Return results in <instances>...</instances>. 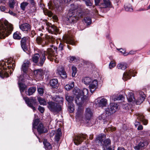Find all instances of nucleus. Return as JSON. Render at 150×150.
Here are the masks:
<instances>
[{
    "mask_svg": "<svg viewBox=\"0 0 150 150\" xmlns=\"http://www.w3.org/2000/svg\"><path fill=\"white\" fill-rule=\"evenodd\" d=\"M136 115L137 116V119L138 120H140L144 125H147L148 123L147 120L144 119L143 115L139 113L137 114Z\"/></svg>",
    "mask_w": 150,
    "mask_h": 150,
    "instance_id": "393cba45",
    "label": "nucleus"
},
{
    "mask_svg": "<svg viewBox=\"0 0 150 150\" xmlns=\"http://www.w3.org/2000/svg\"><path fill=\"white\" fill-rule=\"evenodd\" d=\"M87 136L86 134H80L75 136L73 139L74 143L76 145L81 144L85 139Z\"/></svg>",
    "mask_w": 150,
    "mask_h": 150,
    "instance_id": "6e6552de",
    "label": "nucleus"
},
{
    "mask_svg": "<svg viewBox=\"0 0 150 150\" xmlns=\"http://www.w3.org/2000/svg\"><path fill=\"white\" fill-rule=\"evenodd\" d=\"M71 8L67 14V23L73 24L76 23L79 18L83 17L84 13L82 12L80 6L73 4L71 5Z\"/></svg>",
    "mask_w": 150,
    "mask_h": 150,
    "instance_id": "f03ea898",
    "label": "nucleus"
},
{
    "mask_svg": "<svg viewBox=\"0 0 150 150\" xmlns=\"http://www.w3.org/2000/svg\"><path fill=\"white\" fill-rule=\"evenodd\" d=\"M19 28L22 31L28 32L31 29V26L29 24L25 23L19 25Z\"/></svg>",
    "mask_w": 150,
    "mask_h": 150,
    "instance_id": "aec40b11",
    "label": "nucleus"
},
{
    "mask_svg": "<svg viewBox=\"0 0 150 150\" xmlns=\"http://www.w3.org/2000/svg\"><path fill=\"white\" fill-rule=\"evenodd\" d=\"M40 120L39 119H37L34 120L33 123V128H35V127L38 125L39 124Z\"/></svg>",
    "mask_w": 150,
    "mask_h": 150,
    "instance_id": "de8ad7c7",
    "label": "nucleus"
},
{
    "mask_svg": "<svg viewBox=\"0 0 150 150\" xmlns=\"http://www.w3.org/2000/svg\"><path fill=\"white\" fill-rule=\"evenodd\" d=\"M72 77H74L77 72L76 68L74 66H73L72 67Z\"/></svg>",
    "mask_w": 150,
    "mask_h": 150,
    "instance_id": "603ef678",
    "label": "nucleus"
},
{
    "mask_svg": "<svg viewBox=\"0 0 150 150\" xmlns=\"http://www.w3.org/2000/svg\"><path fill=\"white\" fill-rule=\"evenodd\" d=\"M123 98V96L122 95H114L110 97V101L112 102L117 100H122Z\"/></svg>",
    "mask_w": 150,
    "mask_h": 150,
    "instance_id": "b1692460",
    "label": "nucleus"
},
{
    "mask_svg": "<svg viewBox=\"0 0 150 150\" xmlns=\"http://www.w3.org/2000/svg\"><path fill=\"white\" fill-rule=\"evenodd\" d=\"M97 104L100 107H104L106 106L107 103V100L104 98L100 99V98H98L97 100Z\"/></svg>",
    "mask_w": 150,
    "mask_h": 150,
    "instance_id": "ddd939ff",
    "label": "nucleus"
},
{
    "mask_svg": "<svg viewBox=\"0 0 150 150\" xmlns=\"http://www.w3.org/2000/svg\"><path fill=\"white\" fill-rule=\"evenodd\" d=\"M37 128L38 132L40 134L45 133L47 132L46 129L41 123H39Z\"/></svg>",
    "mask_w": 150,
    "mask_h": 150,
    "instance_id": "412c9836",
    "label": "nucleus"
},
{
    "mask_svg": "<svg viewBox=\"0 0 150 150\" xmlns=\"http://www.w3.org/2000/svg\"><path fill=\"white\" fill-rule=\"evenodd\" d=\"M148 144L146 142H140L137 146L134 147V149L137 150H142Z\"/></svg>",
    "mask_w": 150,
    "mask_h": 150,
    "instance_id": "4be33fe9",
    "label": "nucleus"
},
{
    "mask_svg": "<svg viewBox=\"0 0 150 150\" xmlns=\"http://www.w3.org/2000/svg\"><path fill=\"white\" fill-rule=\"evenodd\" d=\"M13 30L12 25L7 21L3 23L0 21V39H4L11 33Z\"/></svg>",
    "mask_w": 150,
    "mask_h": 150,
    "instance_id": "7ed1b4c3",
    "label": "nucleus"
},
{
    "mask_svg": "<svg viewBox=\"0 0 150 150\" xmlns=\"http://www.w3.org/2000/svg\"><path fill=\"white\" fill-rule=\"evenodd\" d=\"M30 62L27 61L26 62L24 63L22 65V71L24 73H26L28 70Z\"/></svg>",
    "mask_w": 150,
    "mask_h": 150,
    "instance_id": "cd10ccee",
    "label": "nucleus"
},
{
    "mask_svg": "<svg viewBox=\"0 0 150 150\" xmlns=\"http://www.w3.org/2000/svg\"><path fill=\"white\" fill-rule=\"evenodd\" d=\"M34 75L36 77L42 76L43 75V71L42 69H37L34 71Z\"/></svg>",
    "mask_w": 150,
    "mask_h": 150,
    "instance_id": "c85d7f7f",
    "label": "nucleus"
},
{
    "mask_svg": "<svg viewBox=\"0 0 150 150\" xmlns=\"http://www.w3.org/2000/svg\"><path fill=\"white\" fill-rule=\"evenodd\" d=\"M43 143L44 144L45 148L46 149H50L52 148V146L48 142L47 140H45Z\"/></svg>",
    "mask_w": 150,
    "mask_h": 150,
    "instance_id": "c9c22d12",
    "label": "nucleus"
},
{
    "mask_svg": "<svg viewBox=\"0 0 150 150\" xmlns=\"http://www.w3.org/2000/svg\"><path fill=\"white\" fill-rule=\"evenodd\" d=\"M93 112L91 109L89 108H87L85 111V118L86 120H89L93 116Z\"/></svg>",
    "mask_w": 150,
    "mask_h": 150,
    "instance_id": "6ab92c4d",
    "label": "nucleus"
},
{
    "mask_svg": "<svg viewBox=\"0 0 150 150\" xmlns=\"http://www.w3.org/2000/svg\"><path fill=\"white\" fill-rule=\"evenodd\" d=\"M103 2L99 5V6L100 8H106L111 7V3L109 0H103Z\"/></svg>",
    "mask_w": 150,
    "mask_h": 150,
    "instance_id": "a211bd4d",
    "label": "nucleus"
},
{
    "mask_svg": "<svg viewBox=\"0 0 150 150\" xmlns=\"http://www.w3.org/2000/svg\"><path fill=\"white\" fill-rule=\"evenodd\" d=\"M48 108L52 112H58L61 110V106L52 101H50L47 103Z\"/></svg>",
    "mask_w": 150,
    "mask_h": 150,
    "instance_id": "0eeeda50",
    "label": "nucleus"
},
{
    "mask_svg": "<svg viewBox=\"0 0 150 150\" xmlns=\"http://www.w3.org/2000/svg\"><path fill=\"white\" fill-rule=\"evenodd\" d=\"M69 112L71 113L74 110V108L71 106H69Z\"/></svg>",
    "mask_w": 150,
    "mask_h": 150,
    "instance_id": "0e129e2a",
    "label": "nucleus"
},
{
    "mask_svg": "<svg viewBox=\"0 0 150 150\" xmlns=\"http://www.w3.org/2000/svg\"><path fill=\"white\" fill-rule=\"evenodd\" d=\"M15 4V2L14 0H11L9 2V6L11 9L14 8Z\"/></svg>",
    "mask_w": 150,
    "mask_h": 150,
    "instance_id": "8fccbe9b",
    "label": "nucleus"
},
{
    "mask_svg": "<svg viewBox=\"0 0 150 150\" xmlns=\"http://www.w3.org/2000/svg\"><path fill=\"white\" fill-rule=\"evenodd\" d=\"M0 9L1 11H5V12L7 13V11H6V8L4 6H1L0 7Z\"/></svg>",
    "mask_w": 150,
    "mask_h": 150,
    "instance_id": "680f3d73",
    "label": "nucleus"
},
{
    "mask_svg": "<svg viewBox=\"0 0 150 150\" xmlns=\"http://www.w3.org/2000/svg\"><path fill=\"white\" fill-rule=\"evenodd\" d=\"M63 47H64L63 44L62 43H60L59 44V50H60V51L62 50H63Z\"/></svg>",
    "mask_w": 150,
    "mask_h": 150,
    "instance_id": "e2e57ef3",
    "label": "nucleus"
},
{
    "mask_svg": "<svg viewBox=\"0 0 150 150\" xmlns=\"http://www.w3.org/2000/svg\"><path fill=\"white\" fill-rule=\"evenodd\" d=\"M92 80L89 77L84 78L83 80V82L86 85H88L92 82Z\"/></svg>",
    "mask_w": 150,
    "mask_h": 150,
    "instance_id": "72a5a7b5",
    "label": "nucleus"
},
{
    "mask_svg": "<svg viewBox=\"0 0 150 150\" xmlns=\"http://www.w3.org/2000/svg\"><path fill=\"white\" fill-rule=\"evenodd\" d=\"M61 132L59 129L57 131L55 137V139L57 142H58L60 139V137L61 136Z\"/></svg>",
    "mask_w": 150,
    "mask_h": 150,
    "instance_id": "f704fd0d",
    "label": "nucleus"
},
{
    "mask_svg": "<svg viewBox=\"0 0 150 150\" xmlns=\"http://www.w3.org/2000/svg\"><path fill=\"white\" fill-rule=\"evenodd\" d=\"M125 9L126 11L130 12L133 11V8L132 6L130 4H127L125 5Z\"/></svg>",
    "mask_w": 150,
    "mask_h": 150,
    "instance_id": "79ce46f5",
    "label": "nucleus"
},
{
    "mask_svg": "<svg viewBox=\"0 0 150 150\" xmlns=\"http://www.w3.org/2000/svg\"><path fill=\"white\" fill-rule=\"evenodd\" d=\"M110 108L114 113L117 110L118 106L117 104L112 103L110 104Z\"/></svg>",
    "mask_w": 150,
    "mask_h": 150,
    "instance_id": "c756f323",
    "label": "nucleus"
},
{
    "mask_svg": "<svg viewBox=\"0 0 150 150\" xmlns=\"http://www.w3.org/2000/svg\"><path fill=\"white\" fill-rule=\"evenodd\" d=\"M23 79V76H20L19 78L18 86L21 92H23L25 88V86L23 83L19 82L20 81H22Z\"/></svg>",
    "mask_w": 150,
    "mask_h": 150,
    "instance_id": "a878e982",
    "label": "nucleus"
},
{
    "mask_svg": "<svg viewBox=\"0 0 150 150\" xmlns=\"http://www.w3.org/2000/svg\"><path fill=\"white\" fill-rule=\"evenodd\" d=\"M0 76L2 78L7 77L9 76V74L7 72L3 71L2 73H0Z\"/></svg>",
    "mask_w": 150,
    "mask_h": 150,
    "instance_id": "49530a36",
    "label": "nucleus"
},
{
    "mask_svg": "<svg viewBox=\"0 0 150 150\" xmlns=\"http://www.w3.org/2000/svg\"><path fill=\"white\" fill-rule=\"evenodd\" d=\"M64 42L67 44H69L74 45L75 42L72 36L69 35H66L63 38Z\"/></svg>",
    "mask_w": 150,
    "mask_h": 150,
    "instance_id": "dca6fc26",
    "label": "nucleus"
},
{
    "mask_svg": "<svg viewBox=\"0 0 150 150\" xmlns=\"http://www.w3.org/2000/svg\"><path fill=\"white\" fill-rule=\"evenodd\" d=\"M28 4L27 2H23L21 4V8L22 10L24 11L25 7L28 5Z\"/></svg>",
    "mask_w": 150,
    "mask_h": 150,
    "instance_id": "09e8293b",
    "label": "nucleus"
},
{
    "mask_svg": "<svg viewBox=\"0 0 150 150\" xmlns=\"http://www.w3.org/2000/svg\"><path fill=\"white\" fill-rule=\"evenodd\" d=\"M147 10V9H145L144 8H137L136 10V11L140 12L142 11H144L146 10Z\"/></svg>",
    "mask_w": 150,
    "mask_h": 150,
    "instance_id": "bf43d9fd",
    "label": "nucleus"
},
{
    "mask_svg": "<svg viewBox=\"0 0 150 150\" xmlns=\"http://www.w3.org/2000/svg\"><path fill=\"white\" fill-rule=\"evenodd\" d=\"M85 3L87 6H91L92 3L90 1V0H84Z\"/></svg>",
    "mask_w": 150,
    "mask_h": 150,
    "instance_id": "864d4df0",
    "label": "nucleus"
},
{
    "mask_svg": "<svg viewBox=\"0 0 150 150\" xmlns=\"http://www.w3.org/2000/svg\"><path fill=\"white\" fill-rule=\"evenodd\" d=\"M23 98L28 106L32 109L34 111L36 110L35 107L38 104L36 100L34 98L31 97L29 98L27 97H24Z\"/></svg>",
    "mask_w": 150,
    "mask_h": 150,
    "instance_id": "423d86ee",
    "label": "nucleus"
},
{
    "mask_svg": "<svg viewBox=\"0 0 150 150\" xmlns=\"http://www.w3.org/2000/svg\"><path fill=\"white\" fill-rule=\"evenodd\" d=\"M29 38L28 37H25L22 38L21 41V46L24 51H26L27 50L26 42L28 41Z\"/></svg>",
    "mask_w": 150,
    "mask_h": 150,
    "instance_id": "f3484780",
    "label": "nucleus"
},
{
    "mask_svg": "<svg viewBox=\"0 0 150 150\" xmlns=\"http://www.w3.org/2000/svg\"><path fill=\"white\" fill-rule=\"evenodd\" d=\"M105 112L106 114H107L108 116L114 113L110 107L107 108L106 109Z\"/></svg>",
    "mask_w": 150,
    "mask_h": 150,
    "instance_id": "a18cd8bd",
    "label": "nucleus"
},
{
    "mask_svg": "<svg viewBox=\"0 0 150 150\" xmlns=\"http://www.w3.org/2000/svg\"><path fill=\"white\" fill-rule=\"evenodd\" d=\"M111 141L109 139H107L103 141L102 145L104 150H114L110 146Z\"/></svg>",
    "mask_w": 150,
    "mask_h": 150,
    "instance_id": "9b49d317",
    "label": "nucleus"
},
{
    "mask_svg": "<svg viewBox=\"0 0 150 150\" xmlns=\"http://www.w3.org/2000/svg\"><path fill=\"white\" fill-rule=\"evenodd\" d=\"M69 112L71 113L74 110V108L71 106H69Z\"/></svg>",
    "mask_w": 150,
    "mask_h": 150,
    "instance_id": "69168bd1",
    "label": "nucleus"
},
{
    "mask_svg": "<svg viewBox=\"0 0 150 150\" xmlns=\"http://www.w3.org/2000/svg\"><path fill=\"white\" fill-rule=\"evenodd\" d=\"M13 38L14 39L19 40L21 38V34L19 32H16L14 33Z\"/></svg>",
    "mask_w": 150,
    "mask_h": 150,
    "instance_id": "a19ab883",
    "label": "nucleus"
},
{
    "mask_svg": "<svg viewBox=\"0 0 150 150\" xmlns=\"http://www.w3.org/2000/svg\"><path fill=\"white\" fill-rule=\"evenodd\" d=\"M52 100L53 101L57 102L58 103H62L63 102V98L58 96H55L52 97Z\"/></svg>",
    "mask_w": 150,
    "mask_h": 150,
    "instance_id": "bb28decb",
    "label": "nucleus"
},
{
    "mask_svg": "<svg viewBox=\"0 0 150 150\" xmlns=\"http://www.w3.org/2000/svg\"><path fill=\"white\" fill-rule=\"evenodd\" d=\"M38 100L41 105H45L47 102L45 99L41 97H39L38 98Z\"/></svg>",
    "mask_w": 150,
    "mask_h": 150,
    "instance_id": "58836bf2",
    "label": "nucleus"
},
{
    "mask_svg": "<svg viewBox=\"0 0 150 150\" xmlns=\"http://www.w3.org/2000/svg\"><path fill=\"white\" fill-rule=\"evenodd\" d=\"M116 129V128L115 127H113V126H112L111 127H108L107 129V130L109 131H111L112 132H113L115 131Z\"/></svg>",
    "mask_w": 150,
    "mask_h": 150,
    "instance_id": "4d7b16f0",
    "label": "nucleus"
},
{
    "mask_svg": "<svg viewBox=\"0 0 150 150\" xmlns=\"http://www.w3.org/2000/svg\"><path fill=\"white\" fill-rule=\"evenodd\" d=\"M117 67L119 69L124 70L127 68V64L125 63H121L118 64L117 65Z\"/></svg>",
    "mask_w": 150,
    "mask_h": 150,
    "instance_id": "7c9ffc66",
    "label": "nucleus"
},
{
    "mask_svg": "<svg viewBox=\"0 0 150 150\" xmlns=\"http://www.w3.org/2000/svg\"><path fill=\"white\" fill-rule=\"evenodd\" d=\"M38 110L41 113H42L44 111V108L39 106L38 108Z\"/></svg>",
    "mask_w": 150,
    "mask_h": 150,
    "instance_id": "13d9d810",
    "label": "nucleus"
},
{
    "mask_svg": "<svg viewBox=\"0 0 150 150\" xmlns=\"http://www.w3.org/2000/svg\"><path fill=\"white\" fill-rule=\"evenodd\" d=\"M36 90V88L35 87H31L29 88L28 90V95L30 96L32 95L35 93Z\"/></svg>",
    "mask_w": 150,
    "mask_h": 150,
    "instance_id": "e433bc0d",
    "label": "nucleus"
},
{
    "mask_svg": "<svg viewBox=\"0 0 150 150\" xmlns=\"http://www.w3.org/2000/svg\"><path fill=\"white\" fill-rule=\"evenodd\" d=\"M48 5L50 9L55 8L56 10H58L59 11L61 10V8L59 6V1L57 0H54L53 1H51L48 3Z\"/></svg>",
    "mask_w": 150,
    "mask_h": 150,
    "instance_id": "9d476101",
    "label": "nucleus"
},
{
    "mask_svg": "<svg viewBox=\"0 0 150 150\" xmlns=\"http://www.w3.org/2000/svg\"><path fill=\"white\" fill-rule=\"evenodd\" d=\"M89 88L91 93H93L98 88V82L97 80H95L90 84Z\"/></svg>",
    "mask_w": 150,
    "mask_h": 150,
    "instance_id": "4468645a",
    "label": "nucleus"
},
{
    "mask_svg": "<svg viewBox=\"0 0 150 150\" xmlns=\"http://www.w3.org/2000/svg\"><path fill=\"white\" fill-rule=\"evenodd\" d=\"M84 20L85 23H86L87 25H89L91 24V19L89 17H85Z\"/></svg>",
    "mask_w": 150,
    "mask_h": 150,
    "instance_id": "3c124183",
    "label": "nucleus"
},
{
    "mask_svg": "<svg viewBox=\"0 0 150 150\" xmlns=\"http://www.w3.org/2000/svg\"><path fill=\"white\" fill-rule=\"evenodd\" d=\"M50 86L53 88H57L58 86V81L57 79H51L50 82Z\"/></svg>",
    "mask_w": 150,
    "mask_h": 150,
    "instance_id": "5701e85b",
    "label": "nucleus"
},
{
    "mask_svg": "<svg viewBox=\"0 0 150 150\" xmlns=\"http://www.w3.org/2000/svg\"><path fill=\"white\" fill-rule=\"evenodd\" d=\"M38 92L40 96H42L44 93L43 88H39L38 89Z\"/></svg>",
    "mask_w": 150,
    "mask_h": 150,
    "instance_id": "5fc2aeb1",
    "label": "nucleus"
},
{
    "mask_svg": "<svg viewBox=\"0 0 150 150\" xmlns=\"http://www.w3.org/2000/svg\"><path fill=\"white\" fill-rule=\"evenodd\" d=\"M15 66V65L14 63H13L11 64V65L10 66H8L7 67L9 69L11 68H12V69H13V68H14Z\"/></svg>",
    "mask_w": 150,
    "mask_h": 150,
    "instance_id": "052dcab7",
    "label": "nucleus"
},
{
    "mask_svg": "<svg viewBox=\"0 0 150 150\" xmlns=\"http://www.w3.org/2000/svg\"><path fill=\"white\" fill-rule=\"evenodd\" d=\"M65 97L67 101L69 103L71 104L73 101V98L72 96H69L67 94L65 95Z\"/></svg>",
    "mask_w": 150,
    "mask_h": 150,
    "instance_id": "ea45409f",
    "label": "nucleus"
},
{
    "mask_svg": "<svg viewBox=\"0 0 150 150\" xmlns=\"http://www.w3.org/2000/svg\"><path fill=\"white\" fill-rule=\"evenodd\" d=\"M74 82L71 83L67 84L65 86V88L67 91H69L72 89L74 86Z\"/></svg>",
    "mask_w": 150,
    "mask_h": 150,
    "instance_id": "4c0bfd02",
    "label": "nucleus"
},
{
    "mask_svg": "<svg viewBox=\"0 0 150 150\" xmlns=\"http://www.w3.org/2000/svg\"><path fill=\"white\" fill-rule=\"evenodd\" d=\"M46 24L47 26V28L49 33L55 35L57 34L58 33L59 29H57L55 26L50 23H46Z\"/></svg>",
    "mask_w": 150,
    "mask_h": 150,
    "instance_id": "1a4fd4ad",
    "label": "nucleus"
},
{
    "mask_svg": "<svg viewBox=\"0 0 150 150\" xmlns=\"http://www.w3.org/2000/svg\"><path fill=\"white\" fill-rule=\"evenodd\" d=\"M57 73L61 76L63 79H64L67 78L66 72L62 67H59L57 69Z\"/></svg>",
    "mask_w": 150,
    "mask_h": 150,
    "instance_id": "2eb2a0df",
    "label": "nucleus"
},
{
    "mask_svg": "<svg viewBox=\"0 0 150 150\" xmlns=\"http://www.w3.org/2000/svg\"><path fill=\"white\" fill-rule=\"evenodd\" d=\"M30 3H31L30 2ZM30 4L33 6L32 7H31L29 11V12L30 13L33 14V13L35 12L36 11V8L35 6V3L34 5H33L31 3Z\"/></svg>",
    "mask_w": 150,
    "mask_h": 150,
    "instance_id": "c03bdc74",
    "label": "nucleus"
},
{
    "mask_svg": "<svg viewBox=\"0 0 150 150\" xmlns=\"http://www.w3.org/2000/svg\"><path fill=\"white\" fill-rule=\"evenodd\" d=\"M105 136L104 135H99L97 137L96 139V142L98 143L100 142L101 144H102L103 140L105 138Z\"/></svg>",
    "mask_w": 150,
    "mask_h": 150,
    "instance_id": "473e14b6",
    "label": "nucleus"
},
{
    "mask_svg": "<svg viewBox=\"0 0 150 150\" xmlns=\"http://www.w3.org/2000/svg\"><path fill=\"white\" fill-rule=\"evenodd\" d=\"M43 11L45 15H47L49 17H51L53 16V13L50 10H43Z\"/></svg>",
    "mask_w": 150,
    "mask_h": 150,
    "instance_id": "37998d69",
    "label": "nucleus"
},
{
    "mask_svg": "<svg viewBox=\"0 0 150 150\" xmlns=\"http://www.w3.org/2000/svg\"><path fill=\"white\" fill-rule=\"evenodd\" d=\"M8 12L10 15L13 16H16V14L15 13H14L11 10H9Z\"/></svg>",
    "mask_w": 150,
    "mask_h": 150,
    "instance_id": "338daca9",
    "label": "nucleus"
},
{
    "mask_svg": "<svg viewBox=\"0 0 150 150\" xmlns=\"http://www.w3.org/2000/svg\"><path fill=\"white\" fill-rule=\"evenodd\" d=\"M55 41V38L52 36L45 35L43 37L38 36L36 39L37 43L39 45H41L42 47L50 45L51 48H48L46 51L44 52V53L42 54L40 58V62L37 65L39 66H42L45 59V56L50 61H52L56 56L55 53L57 50V48L54 46L52 45Z\"/></svg>",
    "mask_w": 150,
    "mask_h": 150,
    "instance_id": "f257e3e1",
    "label": "nucleus"
},
{
    "mask_svg": "<svg viewBox=\"0 0 150 150\" xmlns=\"http://www.w3.org/2000/svg\"><path fill=\"white\" fill-rule=\"evenodd\" d=\"M125 93L126 95L129 102H132L133 104H136L137 105L141 104L144 100L145 95L143 92H141L139 93L138 98L136 100L134 98L133 93L129 92L128 90H126Z\"/></svg>",
    "mask_w": 150,
    "mask_h": 150,
    "instance_id": "20e7f679",
    "label": "nucleus"
},
{
    "mask_svg": "<svg viewBox=\"0 0 150 150\" xmlns=\"http://www.w3.org/2000/svg\"><path fill=\"white\" fill-rule=\"evenodd\" d=\"M40 57L39 54L37 53L35 54L32 57V61L35 63H37L38 62L39 59Z\"/></svg>",
    "mask_w": 150,
    "mask_h": 150,
    "instance_id": "2f4dec72",
    "label": "nucleus"
},
{
    "mask_svg": "<svg viewBox=\"0 0 150 150\" xmlns=\"http://www.w3.org/2000/svg\"><path fill=\"white\" fill-rule=\"evenodd\" d=\"M116 65V64L115 62L113 61H111L109 64V67L110 69H111L114 67Z\"/></svg>",
    "mask_w": 150,
    "mask_h": 150,
    "instance_id": "6e6d98bb",
    "label": "nucleus"
},
{
    "mask_svg": "<svg viewBox=\"0 0 150 150\" xmlns=\"http://www.w3.org/2000/svg\"><path fill=\"white\" fill-rule=\"evenodd\" d=\"M95 5L96 6L99 5V3L100 2V0H94Z\"/></svg>",
    "mask_w": 150,
    "mask_h": 150,
    "instance_id": "774afa93",
    "label": "nucleus"
},
{
    "mask_svg": "<svg viewBox=\"0 0 150 150\" xmlns=\"http://www.w3.org/2000/svg\"><path fill=\"white\" fill-rule=\"evenodd\" d=\"M88 90L86 88H83V90L79 91L77 94H75V101L76 103L78 105H81L84 102L86 95L88 94Z\"/></svg>",
    "mask_w": 150,
    "mask_h": 150,
    "instance_id": "39448f33",
    "label": "nucleus"
},
{
    "mask_svg": "<svg viewBox=\"0 0 150 150\" xmlns=\"http://www.w3.org/2000/svg\"><path fill=\"white\" fill-rule=\"evenodd\" d=\"M133 71L130 70L128 71H127L125 72L123 75V79L125 81H126L128 79H130L132 76H134L133 75Z\"/></svg>",
    "mask_w": 150,
    "mask_h": 150,
    "instance_id": "f8f14e48",
    "label": "nucleus"
}]
</instances>
